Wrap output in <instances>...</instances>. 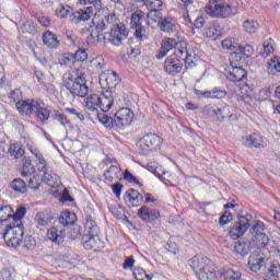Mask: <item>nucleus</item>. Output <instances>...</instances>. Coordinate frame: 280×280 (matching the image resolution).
I'll return each instance as SVG.
<instances>
[{
	"label": "nucleus",
	"mask_w": 280,
	"mask_h": 280,
	"mask_svg": "<svg viewBox=\"0 0 280 280\" xmlns=\"http://www.w3.org/2000/svg\"><path fill=\"white\" fill-rule=\"evenodd\" d=\"M84 229L85 234L82 236V242L85 250H102V248H104V243L100 240V226L93 221V218H86Z\"/></svg>",
	"instance_id": "f257e3e1"
},
{
	"label": "nucleus",
	"mask_w": 280,
	"mask_h": 280,
	"mask_svg": "<svg viewBox=\"0 0 280 280\" xmlns=\"http://www.w3.org/2000/svg\"><path fill=\"white\" fill-rule=\"evenodd\" d=\"M209 258L203 256H194L189 260V266L196 272L199 280H215L220 279V276L215 273V269L209 266Z\"/></svg>",
	"instance_id": "f03ea898"
},
{
	"label": "nucleus",
	"mask_w": 280,
	"mask_h": 280,
	"mask_svg": "<svg viewBox=\"0 0 280 280\" xmlns=\"http://www.w3.org/2000/svg\"><path fill=\"white\" fill-rule=\"evenodd\" d=\"M23 235H25V228L23 223L7 224L3 232V240L7 245L12 248H19L23 243Z\"/></svg>",
	"instance_id": "7ed1b4c3"
},
{
	"label": "nucleus",
	"mask_w": 280,
	"mask_h": 280,
	"mask_svg": "<svg viewBox=\"0 0 280 280\" xmlns=\"http://www.w3.org/2000/svg\"><path fill=\"white\" fill-rule=\"evenodd\" d=\"M205 11L212 19H229L233 14V8L224 0H210Z\"/></svg>",
	"instance_id": "20e7f679"
},
{
	"label": "nucleus",
	"mask_w": 280,
	"mask_h": 280,
	"mask_svg": "<svg viewBox=\"0 0 280 280\" xmlns=\"http://www.w3.org/2000/svg\"><path fill=\"white\" fill-rule=\"evenodd\" d=\"M163 139L156 133H147L138 142V150L142 156H148L150 152L161 150Z\"/></svg>",
	"instance_id": "39448f33"
},
{
	"label": "nucleus",
	"mask_w": 280,
	"mask_h": 280,
	"mask_svg": "<svg viewBox=\"0 0 280 280\" xmlns=\"http://www.w3.org/2000/svg\"><path fill=\"white\" fill-rule=\"evenodd\" d=\"M127 38L128 31L124 24L115 25L110 32L105 33L103 36L105 45L106 43H110V45H114V47H119Z\"/></svg>",
	"instance_id": "423d86ee"
},
{
	"label": "nucleus",
	"mask_w": 280,
	"mask_h": 280,
	"mask_svg": "<svg viewBox=\"0 0 280 280\" xmlns=\"http://www.w3.org/2000/svg\"><path fill=\"white\" fill-rule=\"evenodd\" d=\"M270 260V253L257 249L249 255L247 266L252 272H259Z\"/></svg>",
	"instance_id": "0eeeda50"
},
{
	"label": "nucleus",
	"mask_w": 280,
	"mask_h": 280,
	"mask_svg": "<svg viewBox=\"0 0 280 280\" xmlns=\"http://www.w3.org/2000/svg\"><path fill=\"white\" fill-rule=\"evenodd\" d=\"M237 221L230 229L229 235L232 240H240L248 228L250 226V220H253V214L246 213L245 215H237Z\"/></svg>",
	"instance_id": "6e6552de"
},
{
	"label": "nucleus",
	"mask_w": 280,
	"mask_h": 280,
	"mask_svg": "<svg viewBox=\"0 0 280 280\" xmlns=\"http://www.w3.org/2000/svg\"><path fill=\"white\" fill-rule=\"evenodd\" d=\"M133 120L135 112H132V109L129 107L119 108L114 116L115 127L118 128V130H126V128H128Z\"/></svg>",
	"instance_id": "1a4fd4ad"
},
{
	"label": "nucleus",
	"mask_w": 280,
	"mask_h": 280,
	"mask_svg": "<svg viewBox=\"0 0 280 280\" xmlns=\"http://www.w3.org/2000/svg\"><path fill=\"white\" fill-rule=\"evenodd\" d=\"M225 78H228L230 82H244L246 78H248V74L244 68L231 61L229 70L225 72Z\"/></svg>",
	"instance_id": "9d476101"
},
{
	"label": "nucleus",
	"mask_w": 280,
	"mask_h": 280,
	"mask_svg": "<svg viewBox=\"0 0 280 280\" xmlns=\"http://www.w3.org/2000/svg\"><path fill=\"white\" fill-rule=\"evenodd\" d=\"M70 93L77 97H86L89 94V86H86V79L81 74L73 81Z\"/></svg>",
	"instance_id": "9b49d317"
},
{
	"label": "nucleus",
	"mask_w": 280,
	"mask_h": 280,
	"mask_svg": "<svg viewBox=\"0 0 280 280\" xmlns=\"http://www.w3.org/2000/svg\"><path fill=\"white\" fill-rule=\"evenodd\" d=\"M241 143L245 148H256L257 150H264L266 144L264 138L258 133H250L241 138Z\"/></svg>",
	"instance_id": "f8f14e48"
},
{
	"label": "nucleus",
	"mask_w": 280,
	"mask_h": 280,
	"mask_svg": "<svg viewBox=\"0 0 280 280\" xmlns=\"http://www.w3.org/2000/svg\"><path fill=\"white\" fill-rule=\"evenodd\" d=\"M158 25L161 32H164V34H174L175 32H178L180 27V25H178V21H176V18L174 16L163 18L160 22H158Z\"/></svg>",
	"instance_id": "ddd939ff"
},
{
	"label": "nucleus",
	"mask_w": 280,
	"mask_h": 280,
	"mask_svg": "<svg viewBox=\"0 0 280 280\" xmlns=\"http://www.w3.org/2000/svg\"><path fill=\"white\" fill-rule=\"evenodd\" d=\"M47 237L54 244H65V237H67V230L60 226H52L48 229Z\"/></svg>",
	"instance_id": "4468645a"
},
{
	"label": "nucleus",
	"mask_w": 280,
	"mask_h": 280,
	"mask_svg": "<svg viewBox=\"0 0 280 280\" xmlns=\"http://www.w3.org/2000/svg\"><path fill=\"white\" fill-rule=\"evenodd\" d=\"M195 95L197 97H205L206 100H222L226 97V91L220 89V88H214L210 91H200V90H195Z\"/></svg>",
	"instance_id": "2eb2a0df"
},
{
	"label": "nucleus",
	"mask_w": 280,
	"mask_h": 280,
	"mask_svg": "<svg viewBox=\"0 0 280 280\" xmlns=\"http://www.w3.org/2000/svg\"><path fill=\"white\" fill-rule=\"evenodd\" d=\"M178 42H176V38L166 37L162 40V46L160 48L159 54L155 56L158 60H162V58H165L172 49H176V45Z\"/></svg>",
	"instance_id": "dca6fc26"
},
{
	"label": "nucleus",
	"mask_w": 280,
	"mask_h": 280,
	"mask_svg": "<svg viewBox=\"0 0 280 280\" xmlns=\"http://www.w3.org/2000/svg\"><path fill=\"white\" fill-rule=\"evenodd\" d=\"M92 23L96 30V32L92 31L90 36L91 38H97V40H102V35L100 32H104L108 27V22H106V18H97V14L94 15Z\"/></svg>",
	"instance_id": "f3484780"
},
{
	"label": "nucleus",
	"mask_w": 280,
	"mask_h": 280,
	"mask_svg": "<svg viewBox=\"0 0 280 280\" xmlns=\"http://www.w3.org/2000/svg\"><path fill=\"white\" fill-rule=\"evenodd\" d=\"M164 69L170 75H176L183 71V62L178 58L168 57L164 62Z\"/></svg>",
	"instance_id": "a211bd4d"
},
{
	"label": "nucleus",
	"mask_w": 280,
	"mask_h": 280,
	"mask_svg": "<svg viewBox=\"0 0 280 280\" xmlns=\"http://www.w3.org/2000/svg\"><path fill=\"white\" fill-rule=\"evenodd\" d=\"M254 242L256 243L257 246V250H264L265 253H270V250H268V248L266 249V246H269V248H271V253H275L272 249V244H279L280 241H271L270 238H268V235L265 234H259L258 236H255Z\"/></svg>",
	"instance_id": "6ab92c4d"
},
{
	"label": "nucleus",
	"mask_w": 280,
	"mask_h": 280,
	"mask_svg": "<svg viewBox=\"0 0 280 280\" xmlns=\"http://www.w3.org/2000/svg\"><path fill=\"white\" fill-rule=\"evenodd\" d=\"M203 35L210 40H218V38L222 36V26L220 25V23L213 21L206 26Z\"/></svg>",
	"instance_id": "aec40b11"
},
{
	"label": "nucleus",
	"mask_w": 280,
	"mask_h": 280,
	"mask_svg": "<svg viewBox=\"0 0 280 280\" xmlns=\"http://www.w3.org/2000/svg\"><path fill=\"white\" fill-rule=\"evenodd\" d=\"M93 16V7H84L72 14V23H82Z\"/></svg>",
	"instance_id": "412c9836"
},
{
	"label": "nucleus",
	"mask_w": 280,
	"mask_h": 280,
	"mask_svg": "<svg viewBox=\"0 0 280 280\" xmlns=\"http://www.w3.org/2000/svg\"><path fill=\"white\" fill-rule=\"evenodd\" d=\"M124 200L129 207H137L140 202H143V195L133 188H130L124 195Z\"/></svg>",
	"instance_id": "4be33fe9"
},
{
	"label": "nucleus",
	"mask_w": 280,
	"mask_h": 280,
	"mask_svg": "<svg viewBox=\"0 0 280 280\" xmlns=\"http://www.w3.org/2000/svg\"><path fill=\"white\" fill-rule=\"evenodd\" d=\"M159 211L154 209L148 208V206H143L138 210V218L143 222H154V220H159Z\"/></svg>",
	"instance_id": "5701e85b"
},
{
	"label": "nucleus",
	"mask_w": 280,
	"mask_h": 280,
	"mask_svg": "<svg viewBox=\"0 0 280 280\" xmlns=\"http://www.w3.org/2000/svg\"><path fill=\"white\" fill-rule=\"evenodd\" d=\"M38 105V102L36 101H19L16 103V109L19 113H22V115H32L34 110H36Z\"/></svg>",
	"instance_id": "b1692460"
},
{
	"label": "nucleus",
	"mask_w": 280,
	"mask_h": 280,
	"mask_svg": "<svg viewBox=\"0 0 280 280\" xmlns=\"http://www.w3.org/2000/svg\"><path fill=\"white\" fill-rule=\"evenodd\" d=\"M113 104H115V97L113 96V92L107 91L101 94L98 108H101L102 113H108V110L113 108Z\"/></svg>",
	"instance_id": "393cba45"
},
{
	"label": "nucleus",
	"mask_w": 280,
	"mask_h": 280,
	"mask_svg": "<svg viewBox=\"0 0 280 280\" xmlns=\"http://www.w3.org/2000/svg\"><path fill=\"white\" fill-rule=\"evenodd\" d=\"M174 54L176 58H179V60H183L184 62H189L191 58L189 50H187V42L185 40L177 42Z\"/></svg>",
	"instance_id": "a878e982"
},
{
	"label": "nucleus",
	"mask_w": 280,
	"mask_h": 280,
	"mask_svg": "<svg viewBox=\"0 0 280 280\" xmlns=\"http://www.w3.org/2000/svg\"><path fill=\"white\" fill-rule=\"evenodd\" d=\"M43 43L49 49H58V47H60V40L58 39V35H56L51 31H46L43 34Z\"/></svg>",
	"instance_id": "bb28decb"
},
{
	"label": "nucleus",
	"mask_w": 280,
	"mask_h": 280,
	"mask_svg": "<svg viewBox=\"0 0 280 280\" xmlns=\"http://www.w3.org/2000/svg\"><path fill=\"white\" fill-rule=\"evenodd\" d=\"M119 81L117 80V72L107 70L100 74V84L106 86H117V83Z\"/></svg>",
	"instance_id": "cd10ccee"
},
{
	"label": "nucleus",
	"mask_w": 280,
	"mask_h": 280,
	"mask_svg": "<svg viewBox=\"0 0 280 280\" xmlns=\"http://www.w3.org/2000/svg\"><path fill=\"white\" fill-rule=\"evenodd\" d=\"M195 0H179V7L186 12L183 15L184 21L186 23H191V18H189V13L196 12V7L194 5Z\"/></svg>",
	"instance_id": "c85d7f7f"
},
{
	"label": "nucleus",
	"mask_w": 280,
	"mask_h": 280,
	"mask_svg": "<svg viewBox=\"0 0 280 280\" xmlns=\"http://www.w3.org/2000/svg\"><path fill=\"white\" fill-rule=\"evenodd\" d=\"M253 54H255L253 46H238L236 52L232 55L231 59L233 60V58H236V60H242V58H249V56H253Z\"/></svg>",
	"instance_id": "c756f323"
},
{
	"label": "nucleus",
	"mask_w": 280,
	"mask_h": 280,
	"mask_svg": "<svg viewBox=\"0 0 280 280\" xmlns=\"http://www.w3.org/2000/svg\"><path fill=\"white\" fill-rule=\"evenodd\" d=\"M272 54H275V40L269 38L265 40L260 47L259 56H261V58H268V56H272Z\"/></svg>",
	"instance_id": "7c9ffc66"
},
{
	"label": "nucleus",
	"mask_w": 280,
	"mask_h": 280,
	"mask_svg": "<svg viewBox=\"0 0 280 280\" xmlns=\"http://www.w3.org/2000/svg\"><path fill=\"white\" fill-rule=\"evenodd\" d=\"M59 224L61 226H73L75 224V213L70 211H63L59 215Z\"/></svg>",
	"instance_id": "2f4dec72"
},
{
	"label": "nucleus",
	"mask_w": 280,
	"mask_h": 280,
	"mask_svg": "<svg viewBox=\"0 0 280 280\" xmlns=\"http://www.w3.org/2000/svg\"><path fill=\"white\" fill-rule=\"evenodd\" d=\"M100 100L101 95L91 94L85 101V108H88V110H92V113H97V109L100 108Z\"/></svg>",
	"instance_id": "473e14b6"
},
{
	"label": "nucleus",
	"mask_w": 280,
	"mask_h": 280,
	"mask_svg": "<svg viewBox=\"0 0 280 280\" xmlns=\"http://www.w3.org/2000/svg\"><path fill=\"white\" fill-rule=\"evenodd\" d=\"M234 250L236 255H242L243 257L250 253V242L238 241L234 245Z\"/></svg>",
	"instance_id": "72a5a7b5"
},
{
	"label": "nucleus",
	"mask_w": 280,
	"mask_h": 280,
	"mask_svg": "<svg viewBox=\"0 0 280 280\" xmlns=\"http://www.w3.org/2000/svg\"><path fill=\"white\" fill-rule=\"evenodd\" d=\"M106 112H95L96 118L98 119L100 124L105 126V128H116L115 127V118L109 117L105 114Z\"/></svg>",
	"instance_id": "f704fd0d"
},
{
	"label": "nucleus",
	"mask_w": 280,
	"mask_h": 280,
	"mask_svg": "<svg viewBox=\"0 0 280 280\" xmlns=\"http://www.w3.org/2000/svg\"><path fill=\"white\" fill-rule=\"evenodd\" d=\"M9 154L11 159H21L25 155V149L21 143H13L9 147Z\"/></svg>",
	"instance_id": "c9c22d12"
},
{
	"label": "nucleus",
	"mask_w": 280,
	"mask_h": 280,
	"mask_svg": "<svg viewBox=\"0 0 280 280\" xmlns=\"http://www.w3.org/2000/svg\"><path fill=\"white\" fill-rule=\"evenodd\" d=\"M213 113L219 117V119H231V117H233V114H231V107L229 105L214 107Z\"/></svg>",
	"instance_id": "e433bc0d"
},
{
	"label": "nucleus",
	"mask_w": 280,
	"mask_h": 280,
	"mask_svg": "<svg viewBox=\"0 0 280 280\" xmlns=\"http://www.w3.org/2000/svg\"><path fill=\"white\" fill-rule=\"evenodd\" d=\"M12 213L14 210L10 206L0 207V224L2 222H12Z\"/></svg>",
	"instance_id": "4c0bfd02"
},
{
	"label": "nucleus",
	"mask_w": 280,
	"mask_h": 280,
	"mask_svg": "<svg viewBox=\"0 0 280 280\" xmlns=\"http://www.w3.org/2000/svg\"><path fill=\"white\" fill-rule=\"evenodd\" d=\"M11 189L18 194H25L27 191V184L21 178H15L11 182Z\"/></svg>",
	"instance_id": "58836bf2"
},
{
	"label": "nucleus",
	"mask_w": 280,
	"mask_h": 280,
	"mask_svg": "<svg viewBox=\"0 0 280 280\" xmlns=\"http://www.w3.org/2000/svg\"><path fill=\"white\" fill-rule=\"evenodd\" d=\"M37 117V121H42V124H45L50 117L49 109L45 107H40V104L37 103V108L34 110Z\"/></svg>",
	"instance_id": "ea45409f"
},
{
	"label": "nucleus",
	"mask_w": 280,
	"mask_h": 280,
	"mask_svg": "<svg viewBox=\"0 0 280 280\" xmlns=\"http://www.w3.org/2000/svg\"><path fill=\"white\" fill-rule=\"evenodd\" d=\"M36 172V168L32 164L31 160L24 159L22 161L21 174L22 176H32Z\"/></svg>",
	"instance_id": "a19ab883"
},
{
	"label": "nucleus",
	"mask_w": 280,
	"mask_h": 280,
	"mask_svg": "<svg viewBox=\"0 0 280 280\" xmlns=\"http://www.w3.org/2000/svg\"><path fill=\"white\" fill-rule=\"evenodd\" d=\"M144 5L150 10L151 12H161L163 10V0H144Z\"/></svg>",
	"instance_id": "79ce46f5"
},
{
	"label": "nucleus",
	"mask_w": 280,
	"mask_h": 280,
	"mask_svg": "<svg viewBox=\"0 0 280 280\" xmlns=\"http://www.w3.org/2000/svg\"><path fill=\"white\" fill-rule=\"evenodd\" d=\"M143 16L145 13L141 10H137L131 15V28L135 30L137 27H142L141 21H143Z\"/></svg>",
	"instance_id": "37998d69"
},
{
	"label": "nucleus",
	"mask_w": 280,
	"mask_h": 280,
	"mask_svg": "<svg viewBox=\"0 0 280 280\" xmlns=\"http://www.w3.org/2000/svg\"><path fill=\"white\" fill-rule=\"evenodd\" d=\"M106 174H109V176H132V174H130V171L127 170L124 173L121 172V168H119L117 165L109 166L104 173V176H106Z\"/></svg>",
	"instance_id": "c03bdc74"
},
{
	"label": "nucleus",
	"mask_w": 280,
	"mask_h": 280,
	"mask_svg": "<svg viewBox=\"0 0 280 280\" xmlns=\"http://www.w3.org/2000/svg\"><path fill=\"white\" fill-rule=\"evenodd\" d=\"M54 119L60 124V126H63L66 130H73V125L69 119H67V116L60 113H56L54 116Z\"/></svg>",
	"instance_id": "a18cd8bd"
},
{
	"label": "nucleus",
	"mask_w": 280,
	"mask_h": 280,
	"mask_svg": "<svg viewBox=\"0 0 280 280\" xmlns=\"http://www.w3.org/2000/svg\"><path fill=\"white\" fill-rule=\"evenodd\" d=\"M244 31L248 34H255L259 30V22L255 20H246L243 23Z\"/></svg>",
	"instance_id": "49530a36"
},
{
	"label": "nucleus",
	"mask_w": 280,
	"mask_h": 280,
	"mask_svg": "<svg viewBox=\"0 0 280 280\" xmlns=\"http://www.w3.org/2000/svg\"><path fill=\"white\" fill-rule=\"evenodd\" d=\"M27 213V209L25 207H19L15 211V213H12V223L13 224H21V220L25 218V214Z\"/></svg>",
	"instance_id": "de8ad7c7"
},
{
	"label": "nucleus",
	"mask_w": 280,
	"mask_h": 280,
	"mask_svg": "<svg viewBox=\"0 0 280 280\" xmlns=\"http://www.w3.org/2000/svg\"><path fill=\"white\" fill-rule=\"evenodd\" d=\"M266 229V225L261 221H256L255 224L249 230L253 237H257L258 235H264V230Z\"/></svg>",
	"instance_id": "09e8293b"
},
{
	"label": "nucleus",
	"mask_w": 280,
	"mask_h": 280,
	"mask_svg": "<svg viewBox=\"0 0 280 280\" xmlns=\"http://www.w3.org/2000/svg\"><path fill=\"white\" fill-rule=\"evenodd\" d=\"M269 73H280V58L273 57L268 61Z\"/></svg>",
	"instance_id": "8fccbe9b"
},
{
	"label": "nucleus",
	"mask_w": 280,
	"mask_h": 280,
	"mask_svg": "<svg viewBox=\"0 0 280 280\" xmlns=\"http://www.w3.org/2000/svg\"><path fill=\"white\" fill-rule=\"evenodd\" d=\"M147 170L154 176H165V170H163V166L156 165V163H149Z\"/></svg>",
	"instance_id": "3c124183"
},
{
	"label": "nucleus",
	"mask_w": 280,
	"mask_h": 280,
	"mask_svg": "<svg viewBox=\"0 0 280 280\" xmlns=\"http://www.w3.org/2000/svg\"><path fill=\"white\" fill-rule=\"evenodd\" d=\"M69 14H71V7L67 4H60L56 10V15L59 19H66V16H69Z\"/></svg>",
	"instance_id": "603ef678"
},
{
	"label": "nucleus",
	"mask_w": 280,
	"mask_h": 280,
	"mask_svg": "<svg viewBox=\"0 0 280 280\" xmlns=\"http://www.w3.org/2000/svg\"><path fill=\"white\" fill-rule=\"evenodd\" d=\"M21 30L24 34H34V32H36V24L32 20L25 21Z\"/></svg>",
	"instance_id": "864d4df0"
},
{
	"label": "nucleus",
	"mask_w": 280,
	"mask_h": 280,
	"mask_svg": "<svg viewBox=\"0 0 280 280\" xmlns=\"http://www.w3.org/2000/svg\"><path fill=\"white\" fill-rule=\"evenodd\" d=\"M161 22V12L150 11L147 15V25H152V23Z\"/></svg>",
	"instance_id": "5fc2aeb1"
},
{
	"label": "nucleus",
	"mask_w": 280,
	"mask_h": 280,
	"mask_svg": "<svg viewBox=\"0 0 280 280\" xmlns=\"http://www.w3.org/2000/svg\"><path fill=\"white\" fill-rule=\"evenodd\" d=\"M21 244H23V248H26V250H34L36 248V238L26 236Z\"/></svg>",
	"instance_id": "6e6d98bb"
},
{
	"label": "nucleus",
	"mask_w": 280,
	"mask_h": 280,
	"mask_svg": "<svg viewBox=\"0 0 280 280\" xmlns=\"http://www.w3.org/2000/svg\"><path fill=\"white\" fill-rule=\"evenodd\" d=\"M135 30H136L135 36L139 43L148 39V34L143 26L136 27Z\"/></svg>",
	"instance_id": "4d7b16f0"
},
{
	"label": "nucleus",
	"mask_w": 280,
	"mask_h": 280,
	"mask_svg": "<svg viewBox=\"0 0 280 280\" xmlns=\"http://www.w3.org/2000/svg\"><path fill=\"white\" fill-rule=\"evenodd\" d=\"M80 5H93L100 12L102 10V0H80Z\"/></svg>",
	"instance_id": "13d9d810"
},
{
	"label": "nucleus",
	"mask_w": 280,
	"mask_h": 280,
	"mask_svg": "<svg viewBox=\"0 0 280 280\" xmlns=\"http://www.w3.org/2000/svg\"><path fill=\"white\" fill-rule=\"evenodd\" d=\"M89 58V54H86V49L84 48H79L75 54H74V60L78 62H84Z\"/></svg>",
	"instance_id": "bf43d9fd"
},
{
	"label": "nucleus",
	"mask_w": 280,
	"mask_h": 280,
	"mask_svg": "<svg viewBox=\"0 0 280 280\" xmlns=\"http://www.w3.org/2000/svg\"><path fill=\"white\" fill-rule=\"evenodd\" d=\"M133 277L136 280H152V277H150L143 269H136L133 271Z\"/></svg>",
	"instance_id": "052dcab7"
},
{
	"label": "nucleus",
	"mask_w": 280,
	"mask_h": 280,
	"mask_svg": "<svg viewBox=\"0 0 280 280\" xmlns=\"http://www.w3.org/2000/svg\"><path fill=\"white\" fill-rule=\"evenodd\" d=\"M223 49H237L238 45L235 39L226 38L221 43Z\"/></svg>",
	"instance_id": "680f3d73"
},
{
	"label": "nucleus",
	"mask_w": 280,
	"mask_h": 280,
	"mask_svg": "<svg viewBox=\"0 0 280 280\" xmlns=\"http://www.w3.org/2000/svg\"><path fill=\"white\" fill-rule=\"evenodd\" d=\"M229 222H233V214L229 211H225L223 213V215L220 218L219 224L221 226H224V225L229 224Z\"/></svg>",
	"instance_id": "e2e57ef3"
},
{
	"label": "nucleus",
	"mask_w": 280,
	"mask_h": 280,
	"mask_svg": "<svg viewBox=\"0 0 280 280\" xmlns=\"http://www.w3.org/2000/svg\"><path fill=\"white\" fill-rule=\"evenodd\" d=\"M91 62L95 69H104L106 67V61L102 57H96Z\"/></svg>",
	"instance_id": "0e129e2a"
},
{
	"label": "nucleus",
	"mask_w": 280,
	"mask_h": 280,
	"mask_svg": "<svg viewBox=\"0 0 280 280\" xmlns=\"http://www.w3.org/2000/svg\"><path fill=\"white\" fill-rule=\"evenodd\" d=\"M280 273V262L275 260L267 272V275H276L279 277Z\"/></svg>",
	"instance_id": "69168bd1"
},
{
	"label": "nucleus",
	"mask_w": 280,
	"mask_h": 280,
	"mask_svg": "<svg viewBox=\"0 0 280 280\" xmlns=\"http://www.w3.org/2000/svg\"><path fill=\"white\" fill-rule=\"evenodd\" d=\"M73 200L75 199H73V197L69 194V188H66L61 195L60 202H73Z\"/></svg>",
	"instance_id": "338daca9"
},
{
	"label": "nucleus",
	"mask_w": 280,
	"mask_h": 280,
	"mask_svg": "<svg viewBox=\"0 0 280 280\" xmlns=\"http://www.w3.org/2000/svg\"><path fill=\"white\" fill-rule=\"evenodd\" d=\"M1 275L3 280H14V273L8 268H3Z\"/></svg>",
	"instance_id": "774afa93"
}]
</instances>
